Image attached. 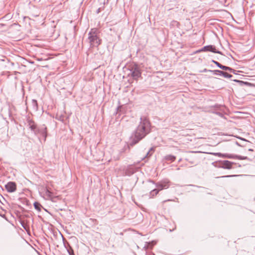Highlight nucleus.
Masks as SVG:
<instances>
[{"label":"nucleus","instance_id":"nucleus-45","mask_svg":"<svg viewBox=\"0 0 255 255\" xmlns=\"http://www.w3.org/2000/svg\"><path fill=\"white\" fill-rule=\"evenodd\" d=\"M181 161V159L180 158L179 160H178V162H180Z\"/></svg>","mask_w":255,"mask_h":255},{"label":"nucleus","instance_id":"nucleus-2","mask_svg":"<svg viewBox=\"0 0 255 255\" xmlns=\"http://www.w3.org/2000/svg\"><path fill=\"white\" fill-rule=\"evenodd\" d=\"M99 31L97 28H92L88 33V40L90 48L98 47L101 44L102 40L98 34Z\"/></svg>","mask_w":255,"mask_h":255},{"label":"nucleus","instance_id":"nucleus-5","mask_svg":"<svg viewBox=\"0 0 255 255\" xmlns=\"http://www.w3.org/2000/svg\"><path fill=\"white\" fill-rule=\"evenodd\" d=\"M155 184L159 191L164 189H167L169 187V181L167 179L163 180Z\"/></svg>","mask_w":255,"mask_h":255},{"label":"nucleus","instance_id":"nucleus-22","mask_svg":"<svg viewBox=\"0 0 255 255\" xmlns=\"http://www.w3.org/2000/svg\"><path fill=\"white\" fill-rule=\"evenodd\" d=\"M64 118H65V117L63 115H56V117H55L56 120L61 121V122L64 121Z\"/></svg>","mask_w":255,"mask_h":255},{"label":"nucleus","instance_id":"nucleus-35","mask_svg":"<svg viewBox=\"0 0 255 255\" xmlns=\"http://www.w3.org/2000/svg\"><path fill=\"white\" fill-rule=\"evenodd\" d=\"M204 52V50H202V48H201V49H198L195 53H200V52Z\"/></svg>","mask_w":255,"mask_h":255},{"label":"nucleus","instance_id":"nucleus-17","mask_svg":"<svg viewBox=\"0 0 255 255\" xmlns=\"http://www.w3.org/2000/svg\"><path fill=\"white\" fill-rule=\"evenodd\" d=\"M45 194L46 195V196L49 198H52L53 196V193L50 191L49 190V189L46 187L45 189Z\"/></svg>","mask_w":255,"mask_h":255},{"label":"nucleus","instance_id":"nucleus-18","mask_svg":"<svg viewBox=\"0 0 255 255\" xmlns=\"http://www.w3.org/2000/svg\"><path fill=\"white\" fill-rule=\"evenodd\" d=\"M34 208L38 211H40L42 205L38 202H35L33 204Z\"/></svg>","mask_w":255,"mask_h":255},{"label":"nucleus","instance_id":"nucleus-30","mask_svg":"<svg viewBox=\"0 0 255 255\" xmlns=\"http://www.w3.org/2000/svg\"><path fill=\"white\" fill-rule=\"evenodd\" d=\"M237 175H225V176H222L221 177H219L218 178H227V177H234L237 176Z\"/></svg>","mask_w":255,"mask_h":255},{"label":"nucleus","instance_id":"nucleus-33","mask_svg":"<svg viewBox=\"0 0 255 255\" xmlns=\"http://www.w3.org/2000/svg\"><path fill=\"white\" fill-rule=\"evenodd\" d=\"M20 224H21V225L22 226V227H23L25 230H27V228H26V225H25V224H24V223H22V222H21V223H20Z\"/></svg>","mask_w":255,"mask_h":255},{"label":"nucleus","instance_id":"nucleus-40","mask_svg":"<svg viewBox=\"0 0 255 255\" xmlns=\"http://www.w3.org/2000/svg\"><path fill=\"white\" fill-rule=\"evenodd\" d=\"M109 0H104V5L106 4H108V2H109Z\"/></svg>","mask_w":255,"mask_h":255},{"label":"nucleus","instance_id":"nucleus-6","mask_svg":"<svg viewBox=\"0 0 255 255\" xmlns=\"http://www.w3.org/2000/svg\"><path fill=\"white\" fill-rule=\"evenodd\" d=\"M202 50H204V52H211L214 53H218L221 55H223V53L216 49V46L213 45H208L202 47Z\"/></svg>","mask_w":255,"mask_h":255},{"label":"nucleus","instance_id":"nucleus-4","mask_svg":"<svg viewBox=\"0 0 255 255\" xmlns=\"http://www.w3.org/2000/svg\"><path fill=\"white\" fill-rule=\"evenodd\" d=\"M37 132L35 133V135H38L40 134L43 137L44 141L46 140V137L47 136V128L45 126V125H43L40 127L37 128Z\"/></svg>","mask_w":255,"mask_h":255},{"label":"nucleus","instance_id":"nucleus-8","mask_svg":"<svg viewBox=\"0 0 255 255\" xmlns=\"http://www.w3.org/2000/svg\"><path fill=\"white\" fill-rule=\"evenodd\" d=\"M210 72L214 75L222 76L226 78H231L233 77L232 75L220 70H214V71H210Z\"/></svg>","mask_w":255,"mask_h":255},{"label":"nucleus","instance_id":"nucleus-38","mask_svg":"<svg viewBox=\"0 0 255 255\" xmlns=\"http://www.w3.org/2000/svg\"><path fill=\"white\" fill-rule=\"evenodd\" d=\"M146 255H155L153 253L150 252H146Z\"/></svg>","mask_w":255,"mask_h":255},{"label":"nucleus","instance_id":"nucleus-28","mask_svg":"<svg viewBox=\"0 0 255 255\" xmlns=\"http://www.w3.org/2000/svg\"><path fill=\"white\" fill-rule=\"evenodd\" d=\"M67 252H68L69 255H74L73 250H72L71 247V248L67 249Z\"/></svg>","mask_w":255,"mask_h":255},{"label":"nucleus","instance_id":"nucleus-21","mask_svg":"<svg viewBox=\"0 0 255 255\" xmlns=\"http://www.w3.org/2000/svg\"><path fill=\"white\" fill-rule=\"evenodd\" d=\"M212 154L214 155L215 156H217L220 157L225 158V153H222L220 152H213L211 153Z\"/></svg>","mask_w":255,"mask_h":255},{"label":"nucleus","instance_id":"nucleus-26","mask_svg":"<svg viewBox=\"0 0 255 255\" xmlns=\"http://www.w3.org/2000/svg\"><path fill=\"white\" fill-rule=\"evenodd\" d=\"M236 159H238L239 160H246L248 159V158L247 156H243L241 155H236Z\"/></svg>","mask_w":255,"mask_h":255},{"label":"nucleus","instance_id":"nucleus-11","mask_svg":"<svg viewBox=\"0 0 255 255\" xmlns=\"http://www.w3.org/2000/svg\"><path fill=\"white\" fill-rule=\"evenodd\" d=\"M136 172V168L129 166H128L124 171V175L125 176H130Z\"/></svg>","mask_w":255,"mask_h":255},{"label":"nucleus","instance_id":"nucleus-9","mask_svg":"<svg viewBox=\"0 0 255 255\" xmlns=\"http://www.w3.org/2000/svg\"><path fill=\"white\" fill-rule=\"evenodd\" d=\"M27 126L35 134V133H36V132H37L36 131L38 128L37 127V125L32 120L29 119L27 120Z\"/></svg>","mask_w":255,"mask_h":255},{"label":"nucleus","instance_id":"nucleus-32","mask_svg":"<svg viewBox=\"0 0 255 255\" xmlns=\"http://www.w3.org/2000/svg\"><path fill=\"white\" fill-rule=\"evenodd\" d=\"M226 71H228L230 72H233V69L231 67H227V70Z\"/></svg>","mask_w":255,"mask_h":255},{"label":"nucleus","instance_id":"nucleus-36","mask_svg":"<svg viewBox=\"0 0 255 255\" xmlns=\"http://www.w3.org/2000/svg\"><path fill=\"white\" fill-rule=\"evenodd\" d=\"M210 71H213L212 70H209V69H204L202 71L203 72H210Z\"/></svg>","mask_w":255,"mask_h":255},{"label":"nucleus","instance_id":"nucleus-20","mask_svg":"<svg viewBox=\"0 0 255 255\" xmlns=\"http://www.w3.org/2000/svg\"><path fill=\"white\" fill-rule=\"evenodd\" d=\"M233 81L235 82L239 83L240 84V85H241V86L247 85L249 84V82H245V81L239 80L236 79V80H233Z\"/></svg>","mask_w":255,"mask_h":255},{"label":"nucleus","instance_id":"nucleus-46","mask_svg":"<svg viewBox=\"0 0 255 255\" xmlns=\"http://www.w3.org/2000/svg\"><path fill=\"white\" fill-rule=\"evenodd\" d=\"M242 144H246V142L245 141H243V143Z\"/></svg>","mask_w":255,"mask_h":255},{"label":"nucleus","instance_id":"nucleus-1","mask_svg":"<svg viewBox=\"0 0 255 255\" xmlns=\"http://www.w3.org/2000/svg\"><path fill=\"white\" fill-rule=\"evenodd\" d=\"M151 123L145 116L140 118V122L130 137V145L133 146L138 143L151 131Z\"/></svg>","mask_w":255,"mask_h":255},{"label":"nucleus","instance_id":"nucleus-47","mask_svg":"<svg viewBox=\"0 0 255 255\" xmlns=\"http://www.w3.org/2000/svg\"><path fill=\"white\" fill-rule=\"evenodd\" d=\"M150 182H152L153 183H154V181H150Z\"/></svg>","mask_w":255,"mask_h":255},{"label":"nucleus","instance_id":"nucleus-14","mask_svg":"<svg viewBox=\"0 0 255 255\" xmlns=\"http://www.w3.org/2000/svg\"><path fill=\"white\" fill-rule=\"evenodd\" d=\"M164 159L167 161H170L171 162H173L175 160L176 157L173 155L169 154L165 156Z\"/></svg>","mask_w":255,"mask_h":255},{"label":"nucleus","instance_id":"nucleus-39","mask_svg":"<svg viewBox=\"0 0 255 255\" xmlns=\"http://www.w3.org/2000/svg\"><path fill=\"white\" fill-rule=\"evenodd\" d=\"M216 114H217V115H219V116H220V117H223V114H222V113H220V112H216Z\"/></svg>","mask_w":255,"mask_h":255},{"label":"nucleus","instance_id":"nucleus-42","mask_svg":"<svg viewBox=\"0 0 255 255\" xmlns=\"http://www.w3.org/2000/svg\"><path fill=\"white\" fill-rule=\"evenodd\" d=\"M232 72V73H233L234 74H236V70H234V69H233V72Z\"/></svg>","mask_w":255,"mask_h":255},{"label":"nucleus","instance_id":"nucleus-25","mask_svg":"<svg viewBox=\"0 0 255 255\" xmlns=\"http://www.w3.org/2000/svg\"><path fill=\"white\" fill-rule=\"evenodd\" d=\"M159 191L157 188L154 189L150 192V195L152 196L156 195L158 193Z\"/></svg>","mask_w":255,"mask_h":255},{"label":"nucleus","instance_id":"nucleus-7","mask_svg":"<svg viewBox=\"0 0 255 255\" xmlns=\"http://www.w3.org/2000/svg\"><path fill=\"white\" fill-rule=\"evenodd\" d=\"M5 188L9 193H12L16 190V184L13 181H9L5 185Z\"/></svg>","mask_w":255,"mask_h":255},{"label":"nucleus","instance_id":"nucleus-3","mask_svg":"<svg viewBox=\"0 0 255 255\" xmlns=\"http://www.w3.org/2000/svg\"><path fill=\"white\" fill-rule=\"evenodd\" d=\"M142 67L141 64L134 62L129 64L128 66V69L130 71L128 76H130L134 80H138L141 76Z\"/></svg>","mask_w":255,"mask_h":255},{"label":"nucleus","instance_id":"nucleus-43","mask_svg":"<svg viewBox=\"0 0 255 255\" xmlns=\"http://www.w3.org/2000/svg\"><path fill=\"white\" fill-rule=\"evenodd\" d=\"M249 151H254V150L252 148H249Z\"/></svg>","mask_w":255,"mask_h":255},{"label":"nucleus","instance_id":"nucleus-41","mask_svg":"<svg viewBox=\"0 0 255 255\" xmlns=\"http://www.w3.org/2000/svg\"><path fill=\"white\" fill-rule=\"evenodd\" d=\"M190 186H195V185H190ZM196 187H198V188H201V187H200V186H196Z\"/></svg>","mask_w":255,"mask_h":255},{"label":"nucleus","instance_id":"nucleus-44","mask_svg":"<svg viewBox=\"0 0 255 255\" xmlns=\"http://www.w3.org/2000/svg\"><path fill=\"white\" fill-rule=\"evenodd\" d=\"M169 201H171V200H165V201H164V202H166Z\"/></svg>","mask_w":255,"mask_h":255},{"label":"nucleus","instance_id":"nucleus-27","mask_svg":"<svg viewBox=\"0 0 255 255\" xmlns=\"http://www.w3.org/2000/svg\"><path fill=\"white\" fill-rule=\"evenodd\" d=\"M211 62H213V63H214L215 64H216V66H217L218 67H219V68H220V69H221V66H222V65L221 64H220L219 62H218V61H215V60H211Z\"/></svg>","mask_w":255,"mask_h":255},{"label":"nucleus","instance_id":"nucleus-31","mask_svg":"<svg viewBox=\"0 0 255 255\" xmlns=\"http://www.w3.org/2000/svg\"><path fill=\"white\" fill-rule=\"evenodd\" d=\"M227 67H228V66H224V65H222V66H221V69H222V70H225V71H226V70H227Z\"/></svg>","mask_w":255,"mask_h":255},{"label":"nucleus","instance_id":"nucleus-23","mask_svg":"<svg viewBox=\"0 0 255 255\" xmlns=\"http://www.w3.org/2000/svg\"><path fill=\"white\" fill-rule=\"evenodd\" d=\"M225 158L229 159H236V155L232 154L225 153Z\"/></svg>","mask_w":255,"mask_h":255},{"label":"nucleus","instance_id":"nucleus-34","mask_svg":"<svg viewBox=\"0 0 255 255\" xmlns=\"http://www.w3.org/2000/svg\"><path fill=\"white\" fill-rule=\"evenodd\" d=\"M122 109V106H119L118 107H117V112H121Z\"/></svg>","mask_w":255,"mask_h":255},{"label":"nucleus","instance_id":"nucleus-24","mask_svg":"<svg viewBox=\"0 0 255 255\" xmlns=\"http://www.w3.org/2000/svg\"><path fill=\"white\" fill-rule=\"evenodd\" d=\"M63 241L64 247L67 250L69 249L68 247L71 248V246L69 243L65 240V239L63 237Z\"/></svg>","mask_w":255,"mask_h":255},{"label":"nucleus","instance_id":"nucleus-12","mask_svg":"<svg viewBox=\"0 0 255 255\" xmlns=\"http://www.w3.org/2000/svg\"><path fill=\"white\" fill-rule=\"evenodd\" d=\"M155 148L153 147H151L148 152L146 153V155L142 158V160H144L145 162H146L148 159L151 156L153 152H154Z\"/></svg>","mask_w":255,"mask_h":255},{"label":"nucleus","instance_id":"nucleus-16","mask_svg":"<svg viewBox=\"0 0 255 255\" xmlns=\"http://www.w3.org/2000/svg\"><path fill=\"white\" fill-rule=\"evenodd\" d=\"M222 160H218L215 162H213L212 163V165L217 168H222Z\"/></svg>","mask_w":255,"mask_h":255},{"label":"nucleus","instance_id":"nucleus-13","mask_svg":"<svg viewBox=\"0 0 255 255\" xmlns=\"http://www.w3.org/2000/svg\"><path fill=\"white\" fill-rule=\"evenodd\" d=\"M240 139L241 140H243V141H245L246 142V144H240L237 141L236 143L239 146H248L249 145V144H250V141H249L248 140H246V139H245L244 138L240 137Z\"/></svg>","mask_w":255,"mask_h":255},{"label":"nucleus","instance_id":"nucleus-15","mask_svg":"<svg viewBox=\"0 0 255 255\" xmlns=\"http://www.w3.org/2000/svg\"><path fill=\"white\" fill-rule=\"evenodd\" d=\"M32 108L34 111H38V106L37 102L36 100L33 99L32 100Z\"/></svg>","mask_w":255,"mask_h":255},{"label":"nucleus","instance_id":"nucleus-19","mask_svg":"<svg viewBox=\"0 0 255 255\" xmlns=\"http://www.w3.org/2000/svg\"><path fill=\"white\" fill-rule=\"evenodd\" d=\"M156 244V242L155 241H152V242H148L147 243V245L144 247V248L146 249H152L153 247Z\"/></svg>","mask_w":255,"mask_h":255},{"label":"nucleus","instance_id":"nucleus-37","mask_svg":"<svg viewBox=\"0 0 255 255\" xmlns=\"http://www.w3.org/2000/svg\"><path fill=\"white\" fill-rule=\"evenodd\" d=\"M0 216H1V217H2L4 219H6L5 215L4 214H2L0 212Z\"/></svg>","mask_w":255,"mask_h":255},{"label":"nucleus","instance_id":"nucleus-10","mask_svg":"<svg viewBox=\"0 0 255 255\" xmlns=\"http://www.w3.org/2000/svg\"><path fill=\"white\" fill-rule=\"evenodd\" d=\"M221 164H222V168L225 169H231L233 168V165L236 163L227 160H222Z\"/></svg>","mask_w":255,"mask_h":255},{"label":"nucleus","instance_id":"nucleus-29","mask_svg":"<svg viewBox=\"0 0 255 255\" xmlns=\"http://www.w3.org/2000/svg\"><path fill=\"white\" fill-rule=\"evenodd\" d=\"M104 8V6L103 5L102 7H99L96 11L97 14L99 13Z\"/></svg>","mask_w":255,"mask_h":255}]
</instances>
